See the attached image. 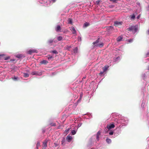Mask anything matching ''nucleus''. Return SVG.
I'll return each mask as SVG.
<instances>
[{"label":"nucleus","mask_w":149,"mask_h":149,"mask_svg":"<svg viewBox=\"0 0 149 149\" xmlns=\"http://www.w3.org/2000/svg\"><path fill=\"white\" fill-rule=\"evenodd\" d=\"M111 118L113 123L107 124L106 126L104 125H102V128L101 129V130H110L116 126V129H123L126 126L128 123V118L122 116L121 115L117 113H112L111 116Z\"/></svg>","instance_id":"obj_1"},{"label":"nucleus","mask_w":149,"mask_h":149,"mask_svg":"<svg viewBox=\"0 0 149 149\" xmlns=\"http://www.w3.org/2000/svg\"><path fill=\"white\" fill-rule=\"evenodd\" d=\"M56 1V0H37L38 4L45 6H49L55 2Z\"/></svg>","instance_id":"obj_2"},{"label":"nucleus","mask_w":149,"mask_h":149,"mask_svg":"<svg viewBox=\"0 0 149 149\" xmlns=\"http://www.w3.org/2000/svg\"><path fill=\"white\" fill-rule=\"evenodd\" d=\"M49 124L45 128L42 129V130H51L52 127H55L57 125L56 123H53V120L52 119H50L48 121Z\"/></svg>","instance_id":"obj_3"},{"label":"nucleus","mask_w":149,"mask_h":149,"mask_svg":"<svg viewBox=\"0 0 149 149\" xmlns=\"http://www.w3.org/2000/svg\"><path fill=\"white\" fill-rule=\"evenodd\" d=\"M58 42L57 40L56 39L50 38L49 39L47 42V44L49 46H52L54 43H56Z\"/></svg>","instance_id":"obj_4"},{"label":"nucleus","mask_w":149,"mask_h":149,"mask_svg":"<svg viewBox=\"0 0 149 149\" xmlns=\"http://www.w3.org/2000/svg\"><path fill=\"white\" fill-rule=\"evenodd\" d=\"M127 29L129 31H132L134 33L137 31L138 27L136 25L132 26L128 28Z\"/></svg>","instance_id":"obj_5"},{"label":"nucleus","mask_w":149,"mask_h":149,"mask_svg":"<svg viewBox=\"0 0 149 149\" xmlns=\"http://www.w3.org/2000/svg\"><path fill=\"white\" fill-rule=\"evenodd\" d=\"M65 130H77V127L76 125L73 124L70 126V128H68Z\"/></svg>","instance_id":"obj_6"},{"label":"nucleus","mask_w":149,"mask_h":149,"mask_svg":"<svg viewBox=\"0 0 149 149\" xmlns=\"http://www.w3.org/2000/svg\"><path fill=\"white\" fill-rule=\"evenodd\" d=\"M99 39L98 38L95 41L93 42V44L95 46L100 47L103 46V43H101L100 44L98 43L99 42Z\"/></svg>","instance_id":"obj_7"},{"label":"nucleus","mask_w":149,"mask_h":149,"mask_svg":"<svg viewBox=\"0 0 149 149\" xmlns=\"http://www.w3.org/2000/svg\"><path fill=\"white\" fill-rule=\"evenodd\" d=\"M142 91L144 97H147L148 95V92L145 90V88H143L142 89Z\"/></svg>","instance_id":"obj_8"},{"label":"nucleus","mask_w":149,"mask_h":149,"mask_svg":"<svg viewBox=\"0 0 149 149\" xmlns=\"http://www.w3.org/2000/svg\"><path fill=\"white\" fill-rule=\"evenodd\" d=\"M121 58V56H118L116 58H114L113 59V62H114L115 63H117L120 61Z\"/></svg>","instance_id":"obj_9"},{"label":"nucleus","mask_w":149,"mask_h":149,"mask_svg":"<svg viewBox=\"0 0 149 149\" xmlns=\"http://www.w3.org/2000/svg\"><path fill=\"white\" fill-rule=\"evenodd\" d=\"M72 135L71 134H69L66 137V140L68 142H70L72 139Z\"/></svg>","instance_id":"obj_10"},{"label":"nucleus","mask_w":149,"mask_h":149,"mask_svg":"<svg viewBox=\"0 0 149 149\" xmlns=\"http://www.w3.org/2000/svg\"><path fill=\"white\" fill-rule=\"evenodd\" d=\"M83 115H86V116H84L83 117V118H85L86 119H90L92 117V115L91 114L88 113L87 114H84Z\"/></svg>","instance_id":"obj_11"},{"label":"nucleus","mask_w":149,"mask_h":149,"mask_svg":"<svg viewBox=\"0 0 149 149\" xmlns=\"http://www.w3.org/2000/svg\"><path fill=\"white\" fill-rule=\"evenodd\" d=\"M38 51L35 49H31L29 50L27 52V53L30 55L32 53H37Z\"/></svg>","instance_id":"obj_12"},{"label":"nucleus","mask_w":149,"mask_h":149,"mask_svg":"<svg viewBox=\"0 0 149 149\" xmlns=\"http://www.w3.org/2000/svg\"><path fill=\"white\" fill-rule=\"evenodd\" d=\"M31 74L33 75L40 76L42 75V73L38 71H33L31 72Z\"/></svg>","instance_id":"obj_13"},{"label":"nucleus","mask_w":149,"mask_h":149,"mask_svg":"<svg viewBox=\"0 0 149 149\" xmlns=\"http://www.w3.org/2000/svg\"><path fill=\"white\" fill-rule=\"evenodd\" d=\"M70 29L71 31L72 34H77L76 31L74 27L73 26L71 27L70 28Z\"/></svg>","instance_id":"obj_14"},{"label":"nucleus","mask_w":149,"mask_h":149,"mask_svg":"<svg viewBox=\"0 0 149 149\" xmlns=\"http://www.w3.org/2000/svg\"><path fill=\"white\" fill-rule=\"evenodd\" d=\"M48 142V140L47 139L45 140L43 142V144L42 145L43 149H45L47 147V143Z\"/></svg>","instance_id":"obj_15"},{"label":"nucleus","mask_w":149,"mask_h":149,"mask_svg":"<svg viewBox=\"0 0 149 149\" xmlns=\"http://www.w3.org/2000/svg\"><path fill=\"white\" fill-rule=\"evenodd\" d=\"M106 29L108 32H110L113 31V27L112 26H107Z\"/></svg>","instance_id":"obj_16"},{"label":"nucleus","mask_w":149,"mask_h":149,"mask_svg":"<svg viewBox=\"0 0 149 149\" xmlns=\"http://www.w3.org/2000/svg\"><path fill=\"white\" fill-rule=\"evenodd\" d=\"M122 22H119L118 21H115L114 22V24L116 26H117L118 25H121L122 24Z\"/></svg>","instance_id":"obj_17"},{"label":"nucleus","mask_w":149,"mask_h":149,"mask_svg":"<svg viewBox=\"0 0 149 149\" xmlns=\"http://www.w3.org/2000/svg\"><path fill=\"white\" fill-rule=\"evenodd\" d=\"M47 57L49 61H53L54 60V57L53 56L50 55H47Z\"/></svg>","instance_id":"obj_18"},{"label":"nucleus","mask_w":149,"mask_h":149,"mask_svg":"<svg viewBox=\"0 0 149 149\" xmlns=\"http://www.w3.org/2000/svg\"><path fill=\"white\" fill-rule=\"evenodd\" d=\"M57 123H58V125H59L56 127V130H58V129H62L63 126L60 124L59 123H58L57 121H56Z\"/></svg>","instance_id":"obj_19"},{"label":"nucleus","mask_w":149,"mask_h":149,"mask_svg":"<svg viewBox=\"0 0 149 149\" xmlns=\"http://www.w3.org/2000/svg\"><path fill=\"white\" fill-rule=\"evenodd\" d=\"M56 39L57 40L58 42L63 40V37L61 36H57Z\"/></svg>","instance_id":"obj_20"},{"label":"nucleus","mask_w":149,"mask_h":149,"mask_svg":"<svg viewBox=\"0 0 149 149\" xmlns=\"http://www.w3.org/2000/svg\"><path fill=\"white\" fill-rule=\"evenodd\" d=\"M142 79L145 81H147V77L146 76L145 74L144 73L142 75Z\"/></svg>","instance_id":"obj_21"},{"label":"nucleus","mask_w":149,"mask_h":149,"mask_svg":"<svg viewBox=\"0 0 149 149\" xmlns=\"http://www.w3.org/2000/svg\"><path fill=\"white\" fill-rule=\"evenodd\" d=\"M61 28L59 25H58L56 28V31L58 32L61 30Z\"/></svg>","instance_id":"obj_22"},{"label":"nucleus","mask_w":149,"mask_h":149,"mask_svg":"<svg viewBox=\"0 0 149 149\" xmlns=\"http://www.w3.org/2000/svg\"><path fill=\"white\" fill-rule=\"evenodd\" d=\"M68 23V24H72L73 23L72 19L71 18H69L67 20Z\"/></svg>","instance_id":"obj_23"},{"label":"nucleus","mask_w":149,"mask_h":149,"mask_svg":"<svg viewBox=\"0 0 149 149\" xmlns=\"http://www.w3.org/2000/svg\"><path fill=\"white\" fill-rule=\"evenodd\" d=\"M90 25V23L88 22H85L83 24V27L84 28H86L88 26Z\"/></svg>","instance_id":"obj_24"},{"label":"nucleus","mask_w":149,"mask_h":149,"mask_svg":"<svg viewBox=\"0 0 149 149\" xmlns=\"http://www.w3.org/2000/svg\"><path fill=\"white\" fill-rule=\"evenodd\" d=\"M48 63V62L45 60H43L42 61H41L40 62V63L41 64H46Z\"/></svg>","instance_id":"obj_25"},{"label":"nucleus","mask_w":149,"mask_h":149,"mask_svg":"<svg viewBox=\"0 0 149 149\" xmlns=\"http://www.w3.org/2000/svg\"><path fill=\"white\" fill-rule=\"evenodd\" d=\"M123 39V36H118L117 38V42H119L121 41Z\"/></svg>","instance_id":"obj_26"},{"label":"nucleus","mask_w":149,"mask_h":149,"mask_svg":"<svg viewBox=\"0 0 149 149\" xmlns=\"http://www.w3.org/2000/svg\"><path fill=\"white\" fill-rule=\"evenodd\" d=\"M145 101L144 100H143L142 101V102L141 105V107L142 108H144L145 107Z\"/></svg>","instance_id":"obj_27"},{"label":"nucleus","mask_w":149,"mask_h":149,"mask_svg":"<svg viewBox=\"0 0 149 149\" xmlns=\"http://www.w3.org/2000/svg\"><path fill=\"white\" fill-rule=\"evenodd\" d=\"M109 66L108 65H105L103 68L104 72H105L109 68Z\"/></svg>","instance_id":"obj_28"},{"label":"nucleus","mask_w":149,"mask_h":149,"mask_svg":"<svg viewBox=\"0 0 149 149\" xmlns=\"http://www.w3.org/2000/svg\"><path fill=\"white\" fill-rule=\"evenodd\" d=\"M130 17L131 19H134L135 18V14H133L132 15H131Z\"/></svg>","instance_id":"obj_29"},{"label":"nucleus","mask_w":149,"mask_h":149,"mask_svg":"<svg viewBox=\"0 0 149 149\" xmlns=\"http://www.w3.org/2000/svg\"><path fill=\"white\" fill-rule=\"evenodd\" d=\"M23 76L24 77L27 78L29 77V74L27 73H24Z\"/></svg>","instance_id":"obj_30"},{"label":"nucleus","mask_w":149,"mask_h":149,"mask_svg":"<svg viewBox=\"0 0 149 149\" xmlns=\"http://www.w3.org/2000/svg\"><path fill=\"white\" fill-rule=\"evenodd\" d=\"M73 52L75 54L77 53L78 52V48L77 47H76L73 49Z\"/></svg>","instance_id":"obj_31"},{"label":"nucleus","mask_w":149,"mask_h":149,"mask_svg":"<svg viewBox=\"0 0 149 149\" xmlns=\"http://www.w3.org/2000/svg\"><path fill=\"white\" fill-rule=\"evenodd\" d=\"M51 52L53 54H58V52L55 50H54L52 51Z\"/></svg>","instance_id":"obj_32"},{"label":"nucleus","mask_w":149,"mask_h":149,"mask_svg":"<svg viewBox=\"0 0 149 149\" xmlns=\"http://www.w3.org/2000/svg\"><path fill=\"white\" fill-rule=\"evenodd\" d=\"M12 79L15 81H16L18 80V79H19V78H18L16 76H14L13 77H12Z\"/></svg>","instance_id":"obj_33"},{"label":"nucleus","mask_w":149,"mask_h":149,"mask_svg":"<svg viewBox=\"0 0 149 149\" xmlns=\"http://www.w3.org/2000/svg\"><path fill=\"white\" fill-rule=\"evenodd\" d=\"M82 95H83V93H81L80 94V97L77 100V103H79L80 102V100L81 99V98Z\"/></svg>","instance_id":"obj_34"},{"label":"nucleus","mask_w":149,"mask_h":149,"mask_svg":"<svg viewBox=\"0 0 149 149\" xmlns=\"http://www.w3.org/2000/svg\"><path fill=\"white\" fill-rule=\"evenodd\" d=\"M16 57L18 58H20L22 57L23 55L21 54H18L16 56Z\"/></svg>","instance_id":"obj_35"},{"label":"nucleus","mask_w":149,"mask_h":149,"mask_svg":"<svg viewBox=\"0 0 149 149\" xmlns=\"http://www.w3.org/2000/svg\"><path fill=\"white\" fill-rule=\"evenodd\" d=\"M81 118L79 117H75L74 118V120L75 121H78V120H80Z\"/></svg>","instance_id":"obj_36"},{"label":"nucleus","mask_w":149,"mask_h":149,"mask_svg":"<svg viewBox=\"0 0 149 149\" xmlns=\"http://www.w3.org/2000/svg\"><path fill=\"white\" fill-rule=\"evenodd\" d=\"M6 54H0V60H1L3 59V57Z\"/></svg>","instance_id":"obj_37"},{"label":"nucleus","mask_w":149,"mask_h":149,"mask_svg":"<svg viewBox=\"0 0 149 149\" xmlns=\"http://www.w3.org/2000/svg\"><path fill=\"white\" fill-rule=\"evenodd\" d=\"M10 58V57L9 56H7L6 57H4V56L3 58H4L5 60L7 61V60H8Z\"/></svg>","instance_id":"obj_38"},{"label":"nucleus","mask_w":149,"mask_h":149,"mask_svg":"<svg viewBox=\"0 0 149 149\" xmlns=\"http://www.w3.org/2000/svg\"><path fill=\"white\" fill-rule=\"evenodd\" d=\"M134 39L133 38H131L128 39L127 40V42H128L129 43H131L133 41Z\"/></svg>","instance_id":"obj_39"},{"label":"nucleus","mask_w":149,"mask_h":149,"mask_svg":"<svg viewBox=\"0 0 149 149\" xmlns=\"http://www.w3.org/2000/svg\"><path fill=\"white\" fill-rule=\"evenodd\" d=\"M106 141L107 143H110L111 142V140L109 139H107Z\"/></svg>","instance_id":"obj_40"},{"label":"nucleus","mask_w":149,"mask_h":149,"mask_svg":"<svg viewBox=\"0 0 149 149\" xmlns=\"http://www.w3.org/2000/svg\"><path fill=\"white\" fill-rule=\"evenodd\" d=\"M40 143L39 142H37L36 144V148L37 149H38V148L39 146H40Z\"/></svg>","instance_id":"obj_41"},{"label":"nucleus","mask_w":149,"mask_h":149,"mask_svg":"<svg viewBox=\"0 0 149 149\" xmlns=\"http://www.w3.org/2000/svg\"><path fill=\"white\" fill-rule=\"evenodd\" d=\"M82 123H79L78 125H76V127H77V130L78 128L81 125Z\"/></svg>","instance_id":"obj_42"},{"label":"nucleus","mask_w":149,"mask_h":149,"mask_svg":"<svg viewBox=\"0 0 149 149\" xmlns=\"http://www.w3.org/2000/svg\"><path fill=\"white\" fill-rule=\"evenodd\" d=\"M76 133V131H72L71 132V134L72 135H74Z\"/></svg>","instance_id":"obj_43"},{"label":"nucleus","mask_w":149,"mask_h":149,"mask_svg":"<svg viewBox=\"0 0 149 149\" xmlns=\"http://www.w3.org/2000/svg\"><path fill=\"white\" fill-rule=\"evenodd\" d=\"M78 39V41H81V38L80 36H79Z\"/></svg>","instance_id":"obj_44"},{"label":"nucleus","mask_w":149,"mask_h":149,"mask_svg":"<svg viewBox=\"0 0 149 149\" xmlns=\"http://www.w3.org/2000/svg\"><path fill=\"white\" fill-rule=\"evenodd\" d=\"M100 1V0H98L96 1V4L97 5H99V4Z\"/></svg>","instance_id":"obj_45"},{"label":"nucleus","mask_w":149,"mask_h":149,"mask_svg":"<svg viewBox=\"0 0 149 149\" xmlns=\"http://www.w3.org/2000/svg\"><path fill=\"white\" fill-rule=\"evenodd\" d=\"M104 72V71H103L102 72H101L99 73L100 75L101 76Z\"/></svg>","instance_id":"obj_46"},{"label":"nucleus","mask_w":149,"mask_h":149,"mask_svg":"<svg viewBox=\"0 0 149 149\" xmlns=\"http://www.w3.org/2000/svg\"><path fill=\"white\" fill-rule=\"evenodd\" d=\"M109 7L110 8H112L114 7V6L113 5H110L109 6Z\"/></svg>","instance_id":"obj_47"},{"label":"nucleus","mask_w":149,"mask_h":149,"mask_svg":"<svg viewBox=\"0 0 149 149\" xmlns=\"http://www.w3.org/2000/svg\"><path fill=\"white\" fill-rule=\"evenodd\" d=\"M110 1H112L113 3H115L116 2V1L117 0H109Z\"/></svg>","instance_id":"obj_48"},{"label":"nucleus","mask_w":149,"mask_h":149,"mask_svg":"<svg viewBox=\"0 0 149 149\" xmlns=\"http://www.w3.org/2000/svg\"><path fill=\"white\" fill-rule=\"evenodd\" d=\"M149 56V52L147 53L146 54V57H148Z\"/></svg>","instance_id":"obj_49"},{"label":"nucleus","mask_w":149,"mask_h":149,"mask_svg":"<svg viewBox=\"0 0 149 149\" xmlns=\"http://www.w3.org/2000/svg\"><path fill=\"white\" fill-rule=\"evenodd\" d=\"M147 10L149 11V4L148 5V6L146 7Z\"/></svg>","instance_id":"obj_50"},{"label":"nucleus","mask_w":149,"mask_h":149,"mask_svg":"<svg viewBox=\"0 0 149 149\" xmlns=\"http://www.w3.org/2000/svg\"><path fill=\"white\" fill-rule=\"evenodd\" d=\"M113 131L110 132L109 133V134L110 135H112L113 134Z\"/></svg>","instance_id":"obj_51"},{"label":"nucleus","mask_w":149,"mask_h":149,"mask_svg":"<svg viewBox=\"0 0 149 149\" xmlns=\"http://www.w3.org/2000/svg\"><path fill=\"white\" fill-rule=\"evenodd\" d=\"M140 16H141L140 14L139 15H138V16L136 18H137V19H139V18H140Z\"/></svg>","instance_id":"obj_52"},{"label":"nucleus","mask_w":149,"mask_h":149,"mask_svg":"<svg viewBox=\"0 0 149 149\" xmlns=\"http://www.w3.org/2000/svg\"><path fill=\"white\" fill-rule=\"evenodd\" d=\"M100 134V132L99 131L97 133V136H99V135Z\"/></svg>","instance_id":"obj_53"},{"label":"nucleus","mask_w":149,"mask_h":149,"mask_svg":"<svg viewBox=\"0 0 149 149\" xmlns=\"http://www.w3.org/2000/svg\"><path fill=\"white\" fill-rule=\"evenodd\" d=\"M96 139L97 141L99 140V136H97Z\"/></svg>","instance_id":"obj_54"},{"label":"nucleus","mask_w":149,"mask_h":149,"mask_svg":"<svg viewBox=\"0 0 149 149\" xmlns=\"http://www.w3.org/2000/svg\"><path fill=\"white\" fill-rule=\"evenodd\" d=\"M15 61V59H11L10 60V61Z\"/></svg>","instance_id":"obj_55"},{"label":"nucleus","mask_w":149,"mask_h":149,"mask_svg":"<svg viewBox=\"0 0 149 149\" xmlns=\"http://www.w3.org/2000/svg\"><path fill=\"white\" fill-rule=\"evenodd\" d=\"M86 77H84L82 79V81H83V80H84V79H86Z\"/></svg>","instance_id":"obj_56"},{"label":"nucleus","mask_w":149,"mask_h":149,"mask_svg":"<svg viewBox=\"0 0 149 149\" xmlns=\"http://www.w3.org/2000/svg\"><path fill=\"white\" fill-rule=\"evenodd\" d=\"M137 3V4H138L139 5H140V3Z\"/></svg>","instance_id":"obj_57"},{"label":"nucleus","mask_w":149,"mask_h":149,"mask_svg":"<svg viewBox=\"0 0 149 149\" xmlns=\"http://www.w3.org/2000/svg\"><path fill=\"white\" fill-rule=\"evenodd\" d=\"M148 70H149V67L148 68Z\"/></svg>","instance_id":"obj_58"},{"label":"nucleus","mask_w":149,"mask_h":149,"mask_svg":"<svg viewBox=\"0 0 149 149\" xmlns=\"http://www.w3.org/2000/svg\"><path fill=\"white\" fill-rule=\"evenodd\" d=\"M93 95L92 93L91 94V96H93Z\"/></svg>","instance_id":"obj_59"},{"label":"nucleus","mask_w":149,"mask_h":149,"mask_svg":"<svg viewBox=\"0 0 149 149\" xmlns=\"http://www.w3.org/2000/svg\"><path fill=\"white\" fill-rule=\"evenodd\" d=\"M69 48H70L71 47V46H70L68 47Z\"/></svg>","instance_id":"obj_60"},{"label":"nucleus","mask_w":149,"mask_h":149,"mask_svg":"<svg viewBox=\"0 0 149 149\" xmlns=\"http://www.w3.org/2000/svg\"><path fill=\"white\" fill-rule=\"evenodd\" d=\"M87 93H88V94H89V92H88Z\"/></svg>","instance_id":"obj_61"},{"label":"nucleus","mask_w":149,"mask_h":149,"mask_svg":"<svg viewBox=\"0 0 149 149\" xmlns=\"http://www.w3.org/2000/svg\"><path fill=\"white\" fill-rule=\"evenodd\" d=\"M148 33H149V30L148 31Z\"/></svg>","instance_id":"obj_62"},{"label":"nucleus","mask_w":149,"mask_h":149,"mask_svg":"<svg viewBox=\"0 0 149 149\" xmlns=\"http://www.w3.org/2000/svg\"><path fill=\"white\" fill-rule=\"evenodd\" d=\"M54 144H55V145H56V143H54Z\"/></svg>","instance_id":"obj_63"}]
</instances>
